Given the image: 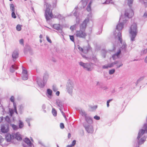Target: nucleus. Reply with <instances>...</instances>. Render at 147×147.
<instances>
[{
    "label": "nucleus",
    "instance_id": "obj_36",
    "mask_svg": "<svg viewBox=\"0 0 147 147\" xmlns=\"http://www.w3.org/2000/svg\"><path fill=\"white\" fill-rule=\"evenodd\" d=\"M16 29L18 31H20L22 29L21 26L19 24H18L16 27Z\"/></svg>",
    "mask_w": 147,
    "mask_h": 147
},
{
    "label": "nucleus",
    "instance_id": "obj_61",
    "mask_svg": "<svg viewBox=\"0 0 147 147\" xmlns=\"http://www.w3.org/2000/svg\"><path fill=\"white\" fill-rule=\"evenodd\" d=\"M62 113L63 115V116H64V117H65V119H66V120L67 118H66V117L64 115V113L63 112H62Z\"/></svg>",
    "mask_w": 147,
    "mask_h": 147
},
{
    "label": "nucleus",
    "instance_id": "obj_64",
    "mask_svg": "<svg viewBox=\"0 0 147 147\" xmlns=\"http://www.w3.org/2000/svg\"><path fill=\"white\" fill-rule=\"evenodd\" d=\"M66 147H73L71 145H69L67 146Z\"/></svg>",
    "mask_w": 147,
    "mask_h": 147
},
{
    "label": "nucleus",
    "instance_id": "obj_55",
    "mask_svg": "<svg viewBox=\"0 0 147 147\" xmlns=\"http://www.w3.org/2000/svg\"><path fill=\"white\" fill-rule=\"evenodd\" d=\"M60 127L61 129L64 128V124L62 123H61L60 124Z\"/></svg>",
    "mask_w": 147,
    "mask_h": 147
},
{
    "label": "nucleus",
    "instance_id": "obj_12",
    "mask_svg": "<svg viewBox=\"0 0 147 147\" xmlns=\"http://www.w3.org/2000/svg\"><path fill=\"white\" fill-rule=\"evenodd\" d=\"M19 57V53L16 50H15L13 52L12 57L13 59V61L15 62L16 59L18 58Z\"/></svg>",
    "mask_w": 147,
    "mask_h": 147
},
{
    "label": "nucleus",
    "instance_id": "obj_28",
    "mask_svg": "<svg viewBox=\"0 0 147 147\" xmlns=\"http://www.w3.org/2000/svg\"><path fill=\"white\" fill-rule=\"evenodd\" d=\"M22 79L24 80H26L28 79V74H22Z\"/></svg>",
    "mask_w": 147,
    "mask_h": 147
},
{
    "label": "nucleus",
    "instance_id": "obj_22",
    "mask_svg": "<svg viewBox=\"0 0 147 147\" xmlns=\"http://www.w3.org/2000/svg\"><path fill=\"white\" fill-rule=\"evenodd\" d=\"M91 47L89 46L85 47L83 48V53H87L90 49Z\"/></svg>",
    "mask_w": 147,
    "mask_h": 147
},
{
    "label": "nucleus",
    "instance_id": "obj_7",
    "mask_svg": "<svg viewBox=\"0 0 147 147\" xmlns=\"http://www.w3.org/2000/svg\"><path fill=\"white\" fill-rule=\"evenodd\" d=\"M84 126L88 133H92L94 131L93 127L91 125L85 124H84Z\"/></svg>",
    "mask_w": 147,
    "mask_h": 147
},
{
    "label": "nucleus",
    "instance_id": "obj_2",
    "mask_svg": "<svg viewBox=\"0 0 147 147\" xmlns=\"http://www.w3.org/2000/svg\"><path fill=\"white\" fill-rule=\"evenodd\" d=\"M145 129H140L139 131L137 139L139 144H143L146 140V137L143 136L144 134L147 131V125L145 124L144 126Z\"/></svg>",
    "mask_w": 147,
    "mask_h": 147
},
{
    "label": "nucleus",
    "instance_id": "obj_8",
    "mask_svg": "<svg viewBox=\"0 0 147 147\" xmlns=\"http://www.w3.org/2000/svg\"><path fill=\"white\" fill-rule=\"evenodd\" d=\"M74 85L73 84L68 83L67 85L66 90L69 94H71L74 90Z\"/></svg>",
    "mask_w": 147,
    "mask_h": 147
},
{
    "label": "nucleus",
    "instance_id": "obj_51",
    "mask_svg": "<svg viewBox=\"0 0 147 147\" xmlns=\"http://www.w3.org/2000/svg\"><path fill=\"white\" fill-rule=\"evenodd\" d=\"M46 38L47 41L50 43H51V40L47 36H46Z\"/></svg>",
    "mask_w": 147,
    "mask_h": 147
},
{
    "label": "nucleus",
    "instance_id": "obj_63",
    "mask_svg": "<svg viewBox=\"0 0 147 147\" xmlns=\"http://www.w3.org/2000/svg\"><path fill=\"white\" fill-rule=\"evenodd\" d=\"M3 117H0V122H1L3 120Z\"/></svg>",
    "mask_w": 147,
    "mask_h": 147
},
{
    "label": "nucleus",
    "instance_id": "obj_52",
    "mask_svg": "<svg viewBox=\"0 0 147 147\" xmlns=\"http://www.w3.org/2000/svg\"><path fill=\"white\" fill-rule=\"evenodd\" d=\"M4 140V139L2 137L0 136V143L3 142Z\"/></svg>",
    "mask_w": 147,
    "mask_h": 147
},
{
    "label": "nucleus",
    "instance_id": "obj_1",
    "mask_svg": "<svg viewBox=\"0 0 147 147\" xmlns=\"http://www.w3.org/2000/svg\"><path fill=\"white\" fill-rule=\"evenodd\" d=\"M127 20L125 19L123 20L122 22L118 24L117 25L116 29L117 30L115 31V33L117 34L116 36V38H117L119 40L120 42L121 43L122 42V34H121V30L123 28L124 24L126 22Z\"/></svg>",
    "mask_w": 147,
    "mask_h": 147
},
{
    "label": "nucleus",
    "instance_id": "obj_29",
    "mask_svg": "<svg viewBox=\"0 0 147 147\" xmlns=\"http://www.w3.org/2000/svg\"><path fill=\"white\" fill-rule=\"evenodd\" d=\"M113 66L112 65H104L102 66V67L103 69H106L112 67Z\"/></svg>",
    "mask_w": 147,
    "mask_h": 147
},
{
    "label": "nucleus",
    "instance_id": "obj_38",
    "mask_svg": "<svg viewBox=\"0 0 147 147\" xmlns=\"http://www.w3.org/2000/svg\"><path fill=\"white\" fill-rule=\"evenodd\" d=\"M70 39V40L73 42H74V36L73 35H69Z\"/></svg>",
    "mask_w": 147,
    "mask_h": 147
},
{
    "label": "nucleus",
    "instance_id": "obj_3",
    "mask_svg": "<svg viewBox=\"0 0 147 147\" xmlns=\"http://www.w3.org/2000/svg\"><path fill=\"white\" fill-rule=\"evenodd\" d=\"M129 33L130 34L131 40L132 41L135 40V38L136 36L137 33V24L134 23L131 25L130 28Z\"/></svg>",
    "mask_w": 147,
    "mask_h": 147
},
{
    "label": "nucleus",
    "instance_id": "obj_26",
    "mask_svg": "<svg viewBox=\"0 0 147 147\" xmlns=\"http://www.w3.org/2000/svg\"><path fill=\"white\" fill-rule=\"evenodd\" d=\"M24 126L23 123L21 120L19 121V127L20 128H22Z\"/></svg>",
    "mask_w": 147,
    "mask_h": 147
},
{
    "label": "nucleus",
    "instance_id": "obj_42",
    "mask_svg": "<svg viewBox=\"0 0 147 147\" xmlns=\"http://www.w3.org/2000/svg\"><path fill=\"white\" fill-rule=\"evenodd\" d=\"M76 27V25H75L72 26L70 27V29L71 30L73 31L75 29Z\"/></svg>",
    "mask_w": 147,
    "mask_h": 147
},
{
    "label": "nucleus",
    "instance_id": "obj_37",
    "mask_svg": "<svg viewBox=\"0 0 147 147\" xmlns=\"http://www.w3.org/2000/svg\"><path fill=\"white\" fill-rule=\"evenodd\" d=\"M128 1V5L130 7L131 6V5L133 3V0H127Z\"/></svg>",
    "mask_w": 147,
    "mask_h": 147
},
{
    "label": "nucleus",
    "instance_id": "obj_15",
    "mask_svg": "<svg viewBox=\"0 0 147 147\" xmlns=\"http://www.w3.org/2000/svg\"><path fill=\"white\" fill-rule=\"evenodd\" d=\"M14 139H16L20 141L22 140L21 135L18 132L13 134Z\"/></svg>",
    "mask_w": 147,
    "mask_h": 147
},
{
    "label": "nucleus",
    "instance_id": "obj_53",
    "mask_svg": "<svg viewBox=\"0 0 147 147\" xmlns=\"http://www.w3.org/2000/svg\"><path fill=\"white\" fill-rule=\"evenodd\" d=\"M102 31V29L101 28L100 29L98 32H97L96 33V34L97 35L98 34H100L101 33Z\"/></svg>",
    "mask_w": 147,
    "mask_h": 147
},
{
    "label": "nucleus",
    "instance_id": "obj_57",
    "mask_svg": "<svg viewBox=\"0 0 147 147\" xmlns=\"http://www.w3.org/2000/svg\"><path fill=\"white\" fill-rule=\"evenodd\" d=\"M79 64L81 65V64H88L87 63H84L82 62H80Z\"/></svg>",
    "mask_w": 147,
    "mask_h": 147
},
{
    "label": "nucleus",
    "instance_id": "obj_46",
    "mask_svg": "<svg viewBox=\"0 0 147 147\" xmlns=\"http://www.w3.org/2000/svg\"><path fill=\"white\" fill-rule=\"evenodd\" d=\"M53 89L54 91H56L57 90V88L56 86H53Z\"/></svg>",
    "mask_w": 147,
    "mask_h": 147
},
{
    "label": "nucleus",
    "instance_id": "obj_11",
    "mask_svg": "<svg viewBox=\"0 0 147 147\" xmlns=\"http://www.w3.org/2000/svg\"><path fill=\"white\" fill-rule=\"evenodd\" d=\"M24 141L27 145V146H24V147H34L33 144L31 142L28 138H25L24 139Z\"/></svg>",
    "mask_w": 147,
    "mask_h": 147
},
{
    "label": "nucleus",
    "instance_id": "obj_20",
    "mask_svg": "<svg viewBox=\"0 0 147 147\" xmlns=\"http://www.w3.org/2000/svg\"><path fill=\"white\" fill-rule=\"evenodd\" d=\"M13 107L14 108V110H13L11 109H9V112L11 116H12V114L14 112H15L16 114H17V112L16 109V106L14 103H13Z\"/></svg>",
    "mask_w": 147,
    "mask_h": 147
},
{
    "label": "nucleus",
    "instance_id": "obj_45",
    "mask_svg": "<svg viewBox=\"0 0 147 147\" xmlns=\"http://www.w3.org/2000/svg\"><path fill=\"white\" fill-rule=\"evenodd\" d=\"M19 42L20 44L22 45H24V40L23 39H21L19 40Z\"/></svg>",
    "mask_w": 147,
    "mask_h": 147
},
{
    "label": "nucleus",
    "instance_id": "obj_21",
    "mask_svg": "<svg viewBox=\"0 0 147 147\" xmlns=\"http://www.w3.org/2000/svg\"><path fill=\"white\" fill-rule=\"evenodd\" d=\"M48 74H46L45 75L44 78H43V85H40V84H39V86L42 87L44 86L47 80L48 79Z\"/></svg>",
    "mask_w": 147,
    "mask_h": 147
},
{
    "label": "nucleus",
    "instance_id": "obj_34",
    "mask_svg": "<svg viewBox=\"0 0 147 147\" xmlns=\"http://www.w3.org/2000/svg\"><path fill=\"white\" fill-rule=\"evenodd\" d=\"M80 113L83 116H85L86 115V113L85 111L82 109L80 111Z\"/></svg>",
    "mask_w": 147,
    "mask_h": 147
},
{
    "label": "nucleus",
    "instance_id": "obj_48",
    "mask_svg": "<svg viewBox=\"0 0 147 147\" xmlns=\"http://www.w3.org/2000/svg\"><path fill=\"white\" fill-rule=\"evenodd\" d=\"M5 120L8 123H10V119L9 117L8 116H7L5 117Z\"/></svg>",
    "mask_w": 147,
    "mask_h": 147
},
{
    "label": "nucleus",
    "instance_id": "obj_27",
    "mask_svg": "<svg viewBox=\"0 0 147 147\" xmlns=\"http://www.w3.org/2000/svg\"><path fill=\"white\" fill-rule=\"evenodd\" d=\"M11 11H15V8L14 5L13 4H11L10 5Z\"/></svg>",
    "mask_w": 147,
    "mask_h": 147
},
{
    "label": "nucleus",
    "instance_id": "obj_19",
    "mask_svg": "<svg viewBox=\"0 0 147 147\" xmlns=\"http://www.w3.org/2000/svg\"><path fill=\"white\" fill-rule=\"evenodd\" d=\"M46 95L49 98H51L52 96V91L50 89H47Z\"/></svg>",
    "mask_w": 147,
    "mask_h": 147
},
{
    "label": "nucleus",
    "instance_id": "obj_25",
    "mask_svg": "<svg viewBox=\"0 0 147 147\" xmlns=\"http://www.w3.org/2000/svg\"><path fill=\"white\" fill-rule=\"evenodd\" d=\"M22 74H28V72L26 68L24 67H22Z\"/></svg>",
    "mask_w": 147,
    "mask_h": 147
},
{
    "label": "nucleus",
    "instance_id": "obj_5",
    "mask_svg": "<svg viewBox=\"0 0 147 147\" xmlns=\"http://www.w3.org/2000/svg\"><path fill=\"white\" fill-rule=\"evenodd\" d=\"M134 14L133 11L131 9H129L125 10L124 15L125 16L128 18L132 17Z\"/></svg>",
    "mask_w": 147,
    "mask_h": 147
},
{
    "label": "nucleus",
    "instance_id": "obj_54",
    "mask_svg": "<svg viewBox=\"0 0 147 147\" xmlns=\"http://www.w3.org/2000/svg\"><path fill=\"white\" fill-rule=\"evenodd\" d=\"M10 100L11 102H14V98L13 96H12L10 98Z\"/></svg>",
    "mask_w": 147,
    "mask_h": 147
},
{
    "label": "nucleus",
    "instance_id": "obj_13",
    "mask_svg": "<svg viewBox=\"0 0 147 147\" xmlns=\"http://www.w3.org/2000/svg\"><path fill=\"white\" fill-rule=\"evenodd\" d=\"M83 68L85 70L90 71L93 68V67L92 65H81Z\"/></svg>",
    "mask_w": 147,
    "mask_h": 147
},
{
    "label": "nucleus",
    "instance_id": "obj_16",
    "mask_svg": "<svg viewBox=\"0 0 147 147\" xmlns=\"http://www.w3.org/2000/svg\"><path fill=\"white\" fill-rule=\"evenodd\" d=\"M53 28L59 31V32L61 33L62 32V30L61 29L60 24H55L53 26Z\"/></svg>",
    "mask_w": 147,
    "mask_h": 147
},
{
    "label": "nucleus",
    "instance_id": "obj_59",
    "mask_svg": "<svg viewBox=\"0 0 147 147\" xmlns=\"http://www.w3.org/2000/svg\"><path fill=\"white\" fill-rule=\"evenodd\" d=\"M144 61L146 63H147V56L146 57L144 60Z\"/></svg>",
    "mask_w": 147,
    "mask_h": 147
},
{
    "label": "nucleus",
    "instance_id": "obj_17",
    "mask_svg": "<svg viewBox=\"0 0 147 147\" xmlns=\"http://www.w3.org/2000/svg\"><path fill=\"white\" fill-rule=\"evenodd\" d=\"M121 53V50L120 49H119L116 53L112 56V57L113 59L115 60L117 58H118Z\"/></svg>",
    "mask_w": 147,
    "mask_h": 147
},
{
    "label": "nucleus",
    "instance_id": "obj_39",
    "mask_svg": "<svg viewBox=\"0 0 147 147\" xmlns=\"http://www.w3.org/2000/svg\"><path fill=\"white\" fill-rule=\"evenodd\" d=\"M102 56L104 58H105L106 57V51L104 49H103L102 50Z\"/></svg>",
    "mask_w": 147,
    "mask_h": 147
},
{
    "label": "nucleus",
    "instance_id": "obj_62",
    "mask_svg": "<svg viewBox=\"0 0 147 147\" xmlns=\"http://www.w3.org/2000/svg\"><path fill=\"white\" fill-rule=\"evenodd\" d=\"M144 5L146 7H147V1L146 2H144Z\"/></svg>",
    "mask_w": 147,
    "mask_h": 147
},
{
    "label": "nucleus",
    "instance_id": "obj_58",
    "mask_svg": "<svg viewBox=\"0 0 147 147\" xmlns=\"http://www.w3.org/2000/svg\"><path fill=\"white\" fill-rule=\"evenodd\" d=\"M60 92L59 91H57L56 92V94L57 96H59V94Z\"/></svg>",
    "mask_w": 147,
    "mask_h": 147
},
{
    "label": "nucleus",
    "instance_id": "obj_43",
    "mask_svg": "<svg viewBox=\"0 0 147 147\" xmlns=\"http://www.w3.org/2000/svg\"><path fill=\"white\" fill-rule=\"evenodd\" d=\"M32 120V119L31 118H26V121L27 123H29L30 121Z\"/></svg>",
    "mask_w": 147,
    "mask_h": 147
},
{
    "label": "nucleus",
    "instance_id": "obj_31",
    "mask_svg": "<svg viewBox=\"0 0 147 147\" xmlns=\"http://www.w3.org/2000/svg\"><path fill=\"white\" fill-rule=\"evenodd\" d=\"M11 125L13 130H16L18 129V126L13 124H11Z\"/></svg>",
    "mask_w": 147,
    "mask_h": 147
},
{
    "label": "nucleus",
    "instance_id": "obj_44",
    "mask_svg": "<svg viewBox=\"0 0 147 147\" xmlns=\"http://www.w3.org/2000/svg\"><path fill=\"white\" fill-rule=\"evenodd\" d=\"M112 0H106V1L104 3H103V4H108L110 3V1H112Z\"/></svg>",
    "mask_w": 147,
    "mask_h": 147
},
{
    "label": "nucleus",
    "instance_id": "obj_32",
    "mask_svg": "<svg viewBox=\"0 0 147 147\" xmlns=\"http://www.w3.org/2000/svg\"><path fill=\"white\" fill-rule=\"evenodd\" d=\"M52 113L54 116H55L57 115V111L54 108H53L52 110Z\"/></svg>",
    "mask_w": 147,
    "mask_h": 147
},
{
    "label": "nucleus",
    "instance_id": "obj_47",
    "mask_svg": "<svg viewBox=\"0 0 147 147\" xmlns=\"http://www.w3.org/2000/svg\"><path fill=\"white\" fill-rule=\"evenodd\" d=\"M94 118L96 120H99L100 119V117L97 115L94 116Z\"/></svg>",
    "mask_w": 147,
    "mask_h": 147
},
{
    "label": "nucleus",
    "instance_id": "obj_60",
    "mask_svg": "<svg viewBox=\"0 0 147 147\" xmlns=\"http://www.w3.org/2000/svg\"><path fill=\"white\" fill-rule=\"evenodd\" d=\"M71 136V134L69 133H68V137L69 138H70Z\"/></svg>",
    "mask_w": 147,
    "mask_h": 147
},
{
    "label": "nucleus",
    "instance_id": "obj_14",
    "mask_svg": "<svg viewBox=\"0 0 147 147\" xmlns=\"http://www.w3.org/2000/svg\"><path fill=\"white\" fill-rule=\"evenodd\" d=\"M114 34L115 35V38H116V36L117 34H116L115 33V32H114ZM117 39H118L117 38ZM119 41H120L119 40H118ZM122 46L121 47V48L122 49V51H123L124 52H125L126 51V47L127 46V45L126 44H125V42H123L122 43V42L121 43L120 42Z\"/></svg>",
    "mask_w": 147,
    "mask_h": 147
},
{
    "label": "nucleus",
    "instance_id": "obj_30",
    "mask_svg": "<svg viewBox=\"0 0 147 147\" xmlns=\"http://www.w3.org/2000/svg\"><path fill=\"white\" fill-rule=\"evenodd\" d=\"M17 69V67L16 65H12V67L10 69V70L11 71L13 72L15 69Z\"/></svg>",
    "mask_w": 147,
    "mask_h": 147
},
{
    "label": "nucleus",
    "instance_id": "obj_40",
    "mask_svg": "<svg viewBox=\"0 0 147 147\" xmlns=\"http://www.w3.org/2000/svg\"><path fill=\"white\" fill-rule=\"evenodd\" d=\"M11 16L13 18H16V16L15 13V11L12 12Z\"/></svg>",
    "mask_w": 147,
    "mask_h": 147
},
{
    "label": "nucleus",
    "instance_id": "obj_33",
    "mask_svg": "<svg viewBox=\"0 0 147 147\" xmlns=\"http://www.w3.org/2000/svg\"><path fill=\"white\" fill-rule=\"evenodd\" d=\"M115 69H110L109 71V74L110 75L112 74L115 72Z\"/></svg>",
    "mask_w": 147,
    "mask_h": 147
},
{
    "label": "nucleus",
    "instance_id": "obj_23",
    "mask_svg": "<svg viewBox=\"0 0 147 147\" xmlns=\"http://www.w3.org/2000/svg\"><path fill=\"white\" fill-rule=\"evenodd\" d=\"M78 7H76L75 8L73 11L72 12V14H73L74 16H76L77 18V16L78 14V12L77 11Z\"/></svg>",
    "mask_w": 147,
    "mask_h": 147
},
{
    "label": "nucleus",
    "instance_id": "obj_49",
    "mask_svg": "<svg viewBox=\"0 0 147 147\" xmlns=\"http://www.w3.org/2000/svg\"><path fill=\"white\" fill-rule=\"evenodd\" d=\"M76 144V141L75 140H74L73 141L71 144V145L72 147L74 146Z\"/></svg>",
    "mask_w": 147,
    "mask_h": 147
},
{
    "label": "nucleus",
    "instance_id": "obj_6",
    "mask_svg": "<svg viewBox=\"0 0 147 147\" xmlns=\"http://www.w3.org/2000/svg\"><path fill=\"white\" fill-rule=\"evenodd\" d=\"M89 22L88 18H86L80 26V30L85 31L87 23Z\"/></svg>",
    "mask_w": 147,
    "mask_h": 147
},
{
    "label": "nucleus",
    "instance_id": "obj_50",
    "mask_svg": "<svg viewBox=\"0 0 147 147\" xmlns=\"http://www.w3.org/2000/svg\"><path fill=\"white\" fill-rule=\"evenodd\" d=\"M79 47H78V49H79V51L81 52V53H83V48H82L81 47H80L78 46Z\"/></svg>",
    "mask_w": 147,
    "mask_h": 147
},
{
    "label": "nucleus",
    "instance_id": "obj_4",
    "mask_svg": "<svg viewBox=\"0 0 147 147\" xmlns=\"http://www.w3.org/2000/svg\"><path fill=\"white\" fill-rule=\"evenodd\" d=\"M76 35L77 37L85 38L87 34L85 31L80 30H79L76 31Z\"/></svg>",
    "mask_w": 147,
    "mask_h": 147
},
{
    "label": "nucleus",
    "instance_id": "obj_10",
    "mask_svg": "<svg viewBox=\"0 0 147 147\" xmlns=\"http://www.w3.org/2000/svg\"><path fill=\"white\" fill-rule=\"evenodd\" d=\"M6 139L8 142H12V141L14 139V137L13 134H7L6 136Z\"/></svg>",
    "mask_w": 147,
    "mask_h": 147
},
{
    "label": "nucleus",
    "instance_id": "obj_24",
    "mask_svg": "<svg viewBox=\"0 0 147 147\" xmlns=\"http://www.w3.org/2000/svg\"><path fill=\"white\" fill-rule=\"evenodd\" d=\"M91 1H90L86 9L88 12L90 11H91Z\"/></svg>",
    "mask_w": 147,
    "mask_h": 147
},
{
    "label": "nucleus",
    "instance_id": "obj_56",
    "mask_svg": "<svg viewBox=\"0 0 147 147\" xmlns=\"http://www.w3.org/2000/svg\"><path fill=\"white\" fill-rule=\"evenodd\" d=\"M143 17L144 18H147V12H145L144 13Z\"/></svg>",
    "mask_w": 147,
    "mask_h": 147
},
{
    "label": "nucleus",
    "instance_id": "obj_9",
    "mask_svg": "<svg viewBox=\"0 0 147 147\" xmlns=\"http://www.w3.org/2000/svg\"><path fill=\"white\" fill-rule=\"evenodd\" d=\"M1 130L3 133L8 132L9 130V127L8 125H2L1 126Z\"/></svg>",
    "mask_w": 147,
    "mask_h": 147
},
{
    "label": "nucleus",
    "instance_id": "obj_35",
    "mask_svg": "<svg viewBox=\"0 0 147 147\" xmlns=\"http://www.w3.org/2000/svg\"><path fill=\"white\" fill-rule=\"evenodd\" d=\"M56 103L57 105L59 107H61L62 106V105L61 103V101L59 100H57L56 101Z\"/></svg>",
    "mask_w": 147,
    "mask_h": 147
},
{
    "label": "nucleus",
    "instance_id": "obj_41",
    "mask_svg": "<svg viewBox=\"0 0 147 147\" xmlns=\"http://www.w3.org/2000/svg\"><path fill=\"white\" fill-rule=\"evenodd\" d=\"M92 14L91 13H89V14L87 15V17L86 18H88L89 20V19L92 18Z\"/></svg>",
    "mask_w": 147,
    "mask_h": 147
},
{
    "label": "nucleus",
    "instance_id": "obj_18",
    "mask_svg": "<svg viewBox=\"0 0 147 147\" xmlns=\"http://www.w3.org/2000/svg\"><path fill=\"white\" fill-rule=\"evenodd\" d=\"M86 122L84 123L85 124H88L89 125H91L93 123V121L92 118L89 117H86Z\"/></svg>",
    "mask_w": 147,
    "mask_h": 147
}]
</instances>
